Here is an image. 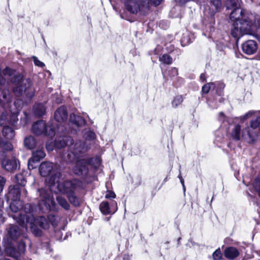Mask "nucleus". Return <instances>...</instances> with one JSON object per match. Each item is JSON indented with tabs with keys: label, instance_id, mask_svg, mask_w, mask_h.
<instances>
[{
	"label": "nucleus",
	"instance_id": "obj_1",
	"mask_svg": "<svg viewBox=\"0 0 260 260\" xmlns=\"http://www.w3.org/2000/svg\"><path fill=\"white\" fill-rule=\"evenodd\" d=\"M61 174L60 172H56L54 175L50 178L49 183H50V190L45 188H41L38 190L40 200L39 205L43 207L45 206L47 210H51L55 208V203L50 191L59 192L62 194H71L75 192L81 187V183L80 181L77 179L72 180H66L61 182Z\"/></svg>",
	"mask_w": 260,
	"mask_h": 260
},
{
	"label": "nucleus",
	"instance_id": "obj_2",
	"mask_svg": "<svg viewBox=\"0 0 260 260\" xmlns=\"http://www.w3.org/2000/svg\"><path fill=\"white\" fill-rule=\"evenodd\" d=\"M230 19L238 21L239 28L244 35L250 34L253 26L260 27V19L257 20V24L255 16L241 8L233 10L230 14Z\"/></svg>",
	"mask_w": 260,
	"mask_h": 260
},
{
	"label": "nucleus",
	"instance_id": "obj_3",
	"mask_svg": "<svg viewBox=\"0 0 260 260\" xmlns=\"http://www.w3.org/2000/svg\"><path fill=\"white\" fill-rule=\"evenodd\" d=\"M125 9L132 14H136L139 11L144 12L148 10L150 5L155 7L159 5L162 0H121Z\"/></svg>",
	"mask_w": 260,
	"mask_h": 260
},
{
	"label": "nucleus",
	"instance_id": "obj_4",
	"mask_svg": "<svg viewBox=\"0 0 260 260\" xmlns=\"http://www.w3.org/2000/svg\"><path fill=\"white\" fill-rule=\"evenodd\" d=\"M101 159L99 157H89L85 156L79 159L73 169L74 173L79 176L85 177L88 173V166L91 165L97 168L100 167Z\"/></svg>",
	"mask_w": 260,
	"mask_h": 260
},
{
	"label": "nucleus",
	"instance_id": "obj_5",
	"mask_svg": "<svg viewBox=\"0 0 260 260\" xmlns=\"http://www.w3.org/2000/svg\"><path fill=\"white\" fill-rule=\"evenodd\" d=\"M260 136V116L252 120L250 126L242 131V138L249 143H253Z\"/></svg>",
	"mask_w": 260,
	"mask_h": 260
},
{
	"label": "nucleus",
	"instance_id": "obj_6",
	"mask_svg": "<svg viewBox=\"0 0 260 260\" xmlns=\"http://www.w3.org/2000/svg\"><path fill=\"white\" fill-rule=\"evenodd\" d=\"M210 2L214 7V8H205L204 11L203 23L210 29V31L214 30L213 25L215 24V14L219 10L221 7L220 0H210Z\"/></svg>",
	"mask_w": 260,
	"mask_h": 260
},
{
	"label": "nucleus",
	"instance_id": "obj_7",
	"mask_svg": "<svg viewBox=\"0 0 260 260\" xmlns=\"http://www.w3.org/2000/svg\"><path fill=\"white\" fill-rule=\"evenodd\" d=\"M19 214L20 217L16 215H11L13 218L20 225L24 226L25 223L32 224L35 220V216L33 214L34 207L30 204H26Z\"/></svg>",
	"mask_w": 260,
	"mask_h": 260
},
{
	"label": "nucleus",
	"instance_id": "obj_8",
	"mask_svg": "<svg viewBox=\"0 0 260 260\" xmlns=\"http://www.w3.org/2000/svg\"><path fill=\"white\" fill-rule=\"evenodd\" d=\"M32 132L36 135L44 134L53 137L55 135L54 127L51 125H47L44 120H39L34 123L32 126Z\"/></svg>",
	"mask_w": 260,
	"mask_h": 260
},
{
	"label": "nucleus",
	"instance_id": "obj_9",
	"mask_svg": "<svg viewBox=\"0 0 260 260\" xmlns=\"http://www.w3.org/2000/svg\"><path fill=\"white\" fill-rule=\"evenodd\" d=\"M39 172L42 177H47L51 175V178L54 175L56 172L59 171L58 170L57 167L55 164L51 162L45 161L41 164Z\"/></svg>",
	"mask_w": 260,
	"mask_h": 260
},
{
	"label": "nucleus",
	"instance_id": "obj_10",
	"mask_svg": "<svg viewBox=\"0 0 260 260\" xmlns=\"http://www.w3.org/2000/svg\"><path fill=\"white\" fill-rule=\"evenodd\" d=\"M68 149L75 157H78L87 151L88 146L82 141L79 140L74 143L73 140V142L70 144Z\"/></svg>",
	"mask_w": 260,
	"mask_h": 260
},
{
	"label": "nucleus",
	"instance_id": "obj_11",
	"mask_svg": "<svg viewBox=\"0 0 260 260\" xmlns=\"http://www.w3.org/2000/svg\"><path fill=\"white\" fill-rule=\"evenodd\" d=\"M46 154L42 149H38L32 152V157L28 161V168L29 170L36 167L35 163L39 162L45 157Z\"/></svg>",
	"mask_w": 260,
	"mask_h": 260
},
{
	"label": "nucleus",
	"instance_id": "obj_12",
	"mask_svg": "<svg viewBox=\"0 0 260 260\" xmlns=\"http://www.w3.org/2000/svg\"><path fill=\"white\" fill-rule=\"evenodd\" d=\"M22 82V85H17L16 87H13V92L17 96H20L23 92H26L27 90L29 89L31 92L32 91V89H30L32 83L29 79H26L25 80H23Z\"/></svg>",
	"mask_w": 260,
	"mask_h": 260
},
{
	"label": "nucleus",
	"instance_id": "obj_13",
	"mask_svg": "<svg viewBox=\"0 0 260 260\" xmlns=\"http://www.w3.org/2000/svg\"><path fill=\"white\" fill-rule=\"evenodd\" d=\"M7 230V237L10 242L17 240L21 234L19 227L16 225H10Z\"/></svg>",
	"mask_w": 260,
	"mask_h": 260
},
{
	"label": "nucleus",
	"instance_id": "obj_14",
	"mask_svg": "<svg viewBox=\"0 0 260 260\" xmlns=\"http://www.w3.org/2000/svg\"><path fill=\"white\" fill-rule=\"evenodd\" d=\"M23 238L24 239L21 240L18 243V248L19 251L16 252L15 249H12V251L13 253L11 254V256L17 259H19L21 256V254H23L25 250L26 245L27 244H30V241L27 238V237L26 236H24Z\"/></svg>",
	"mask_w": 260,
	"mask_h": 260
},
{
	"label": "nucleus",
	"instance_id": "obj_15",
	"mask_svg": "<svg viewBox=\"0 0 260 260\" xmlns=\"http://www.w3.org/2000/svg\"><path fill=\"white\" fill-rule=\"evenodd\" d=\"M100 209L105 215L113 214L117 209V203L115 201H112L110 205L106 201L102 202L100 205Z\"/></svg>",
	"mask_w": 260,
	"mask_h": 260
},
{
	"label": "nucleus",
	"instance_id": "obj_16",
	"mask_svg": "<svg viewBox=\"0 0 260 260\" xmlns=\"http://www.w3.org/2000/svg\"><path fill=\"white\" fill-rule=\"evenodd\" d=\"M11 102V96L9 90L4 89L0 94V107H5V104ZM5 123V120L2 118H0V125H4Z\"/></svg>",
	"mask_w": 260,
	"mask_h": 260
},
{
	"label": "nucleus",
	"instance_id": "obj_17",
	"mask_svg": "<svg viewBox=\"0 0 260 260\" xmlns=\"http://www.w3.org/2000/svg\"><path fill=\"white\" fill-rule=\"evenodd\" d=\"M72 142L73 139L71 137L62 136L55 139L54 145L57 149H61L66 146L69 148L70 144Z\"/></svg>",
	"mask_w": 260,
	"mask_h": 260
},
{
	"label": "nucleus",
	"instance_id": "obj_18",
	"mask_svg": "<svg viewBox=\"0 0 260 260\" xmlns=\"http://www.w3.org/2000/svg\"><path fill=\"white\" fill-rule=\"evenodd\" d=\"M243 51L248 55L254 54L257 49L256 42L253 40H248L242 46Z\"/></svg>",
	"mask_w": 260,
	"mask_h": 260
},
{
	"label": "nucleus",
	"instance_id": "obj_19",
	"mask_svg": "<svg viewBox=\"0 0 260 260\" xmlns=\"http://www.w3.org/2000/svg\"><path fill=\"white\" fill-rule=\"evenodd\" d=\"M17 160L15 158H5L2 161L3 168L8 172L14 171L17 169Z\"/></svg>",
	"mask_w": 260,
	"mask_h": 260
},
{
	"label": "nucleus",
	"instance_id": "obj_20",
	"mask_svg": "<svg viewBox=\"0 0 260 260\" xmlns=\"http://www.w3.org/2000/svg\"><path fill=\"white\" fill-rule=\"evenodd\" d=\"M54 119L58 122H63L68 119V114L65 107L61 106L54 112Z\"/></svg>",
	"mask_w": 260,
	"mask_h": 260
},
{
	"label": "nucleus",
	"instance_id": "obj_21",
	"mask_svg": "<svg viewBox=\"0 0 260 260\" xmlns=\"http://www.w3.org/2000/svg\"><path fill=\"white\" fill-rule=\"evenodd\" d=\"M224 84L223 83L217 81L215 82H210L205 84L202 88V93L203 94L208 93L210 90L213 89L216 91L219 88H224Z\"/></svg>",
	"mask_w": 260,
	"mask_h": 260
},
{
	"label": "nucleus",
	"instance_id": "obj_22",
	"mask_svg": "<svg viewBox=\"0 0 260 260\" xmlns=\"http://www.w3.org/2000/svg\"><path fill=\"white\" fill-rule=\"evenodd\" d=\"M70 122L77 128L82 127L86 124V121L82 117L74 113L70 115Z\"/></svg>",
	"mask_w": 260,
	"mask_h": 260
},
{
	"label": "nucleus",
	"instance_id": "obj_23",
	"mask_svg": "<svg viewBox=\"0 0 260 260\" xmlns=\"http://www.w3.org/2000/svg\"><path fill=\"white\" fill-rule=\"evenodd\" d=\"M20 196V190L18 185L10 186L7 194L8 198L11 199L12 201H18Z\"/></svg>",
	"mask_w": 260,
	"mask_h": 260
},
{
	"label": "nucleus",
	"instance_id": "obj_24",
	"mask_svg": "<svg viewBox=\"0 0 260 260\" xmlns=\"http://www.w3.org/2000/svg\"><path fill=\"white\" fill-rule=\"evenodd\" d=\"M240 254L239 250L234 247H229L225 248L224 251V256L230 260L234 259Z\"/></svg>",
	"mask_w": 260,
	"mask_h": 260
},
{
	"label": "nucleus",
	"instance_id": "obj_25",
	"mask_svg": "<svg viewBox=\"0 0 260 260\" xmlns=\"http://www.w3.org/2000/svg\"><path fill=\"white\" fill-rule=\"evenodd\" d=\"M23 207V204L20 200L12 201L10 205L11 210L14 213L13 215L16 214L18 217Z\"/></svg>",
	"mask_w": 260,
	"mask_h": 260
},
{
	"label": "nucleus",
	"instance_id": "obj_26",
	"mask_svg": "<svg viewBox=\"0 0 260 260\" xmlns=\"http://www.w3.org/2000/svg\"><path fill=\"white\" fill-rule=\"evenodd\" d=\"M233 21L234 23L233 28L231 29V34L233 38L238 40L244 34L241 29L239 28L238 21Z\"/></svg>",
	"mask_w": 260,
	"mask_h": 260
},
{
	"label": "nucleus",
	"instance_id": "obj_27",
	"mask_svg": "<svg viewBox=\"0 0 260 260\" xmlns=\"http://www.w3.org/2000/svg\"><path fill=\"white\" fill-rule=\"evenodd\" d=\"M34 222L43 229L47 230L49 228L48 219L44 216H39L37 218H35Z\"/></svg>",
	"mask_w": 260,
	"mask_h": 260
},
{
	"label": "nucleus",
	"instance_id": "obj_28",
	"mask_svg": "<svg viewBox=\"0 0 260 260\" xmlns=\"http://www.w3.org/2000/svg\"><path fill=\"white\" fill-rule=\"evenodd\" d=\"M35 115L38 117H41L46 113V108L43 104H36L33 107Z\"/></svg>",
	"mask_w": 260,
	"mask_h": 260
},
{
	"label": "nucleus",
	"instance_id": "obj_29",
	"mask_svg": "<svg viewBox=\"0 0 260 260\" xmlns=\"http://www.w3.org/2000/svg\"><path fill=\"white\" fill-rule=\"evenodd\" d=\"M13 149V147L11 142L3 140L0 138V152L11 151Z\"/></svg>",
	"mask_w": 260,
	"mask_h": 260
},
{
	"label": "nucleus",
	"instance_id": "obj_30",
	"mask_svg": "<svg viewBox=\"0 0 260 260\" xmlns=\"http://www.w3.org/2000/svg\"><path fill=\"white\" fill-rule=\"evenodd\" d=\"M2 133L4 137L9 139H12L15 136L14 129L8 126L4 125Z\"/></svg>",
	"mask_w": 260,
	"mask_h": 260
},
{
	"label": "nucleus",
	"instance_id": "obj_31",
	"mask_svg": "<svg viewBox=\"0 0 260 260\" xmlns=\"http://www.w3.org/2000/svg\"><path fill=\"white\" fill-rule=\"evenodd\" d=\"M231 136L235 140H240L241 137L242 138V134H241V126L239 124L234 126L231 132Z\"/></svg>",
	"mask_w": 260,
	"mask_h": 260
},
{
	"label": "nucleus",
	"instance_id": "obj_32",
	"mask_svg": "<svg viewBox=\"0 0 260 260\" xmlns=\"http://www.w3.org/2000/svg\"><path fill=\"white\" fill-rule=\"evenodd\" d=\"M24 146L28 149H33L36 145V140L32 136H29L24 139Z\"/></svg>",
	"mask_w": 260,
	"mask_h": 260
},
{
	"label": "nucleus",
	"instance_id": "obj_33",
	"mask_svg": "<svg viewBox=\"0 0 260 260\" xmlns=\"http://www.w3.org/2000/svg\"><path fill=\"white\" fill-rule=\"evenodd\" d=\"M67 198L70 202L74 206H79L80 204V201L79 199L76 196L75 192L67 196Z\"/></svg>",
	"mask_w": 260,
	"mask_h": 260
},
{
	"label": "nucleus",
	"instance_id": "obj_34",
	"mask_svg": "<svg viewBox=\"0 0 260 260\" xmlns=\"http://www.w3.org/2000/svg\"><path fill=\"white\" fill-rule=\"evenodd\" d=\"M25 224H29L31 233L36 237H41L42 235V231L36 225V223L33 222L32 224L30 223H25Z\"/></svg>",
	"mask_w": 260,
	"mask_h": 260
},
{
	"label": "nucleus",
	"instance_id": "obj_35",
	"mask_svg": "<svg viewBox=\"0 0 260 260\" xmlns=\"http://www.w3.org/2000/svg\"><path fill=\"white\" fill-rule=\"evenodd\" d=\"M56 201L58 204L66 210H68L70 209V205L67 202L66 199L61 196H57L56 197Z\"/></svg>",
	"mask_w": 260,
	"mask_h": 260
},
{
	"label": "nucleus",
	"instance_id": "obj_36",
	"mask_svg": "<svg viewBox=\"0 0 260 260\" xmlns=\"http://www.w3.org/2000/svg\"><path fill=\"white\" fill-rule=\"evenodd\" d=\"M183 102V98L181 95H177L175 96L171 103L172 106L174 108H177L181 105Z\"/></svg>",
	"mask_w": 260,
	"mask_h": 260
},
{
	"label": "nucleus",
	"instance_id": "obj_37",
	"mask_svg": "<svg viewBox=\"0 0 260 260\" xmlns=\"http://www.w3.org/2000/svg\"><path fill=\"white\" fill-rule=\"evenodd\" d=\"M15 180L16 183L22 186H25L26 183L25 177L21 173L16 174L15 176Z\"/></svg>",
	"mask_w": 260,
	"mask_h": 260
},
{
	"label": "nucleus",
	"instance_id": "obj_38",
	"mask_svg": "<svg viewBox=\"0 0 260 260\" xmlns=\"http://www.w3.org/2000/svg\"><path fill=\"white\" fill-rule=\"evenodd\" d=\"M239 2L238 0H227L226 7L228 9H233L235 10L237 8H241L239 7Z\"/></svg>",
	"mask_w": 260,
	"mask_h": 260
},
{
	"label": "nucleus",
	"instance_id": "obj_39",
	"mask_svg": "<svg viewBox=\"0 0 260 260\" xmlns=\"http://www.w3.org/2000/svg\"><path fill=\"white\" fill-rule=\"evenodd\" d=\"M223 88H219L218 89H216L215 91L216 95L215 96V98L218 104L219 103H223L225 100L224 98L223 97Z\"/></svg>",
	"mask_w": 260,
	"mask_h": 260
},
{
	"label": "nucleus",
	"instance_id": "obj_40",
	"mask_svg": "<svg viewBox=\"0 0 260 260\" xmlns=\"http://www.w3.org/2000/svg\"><path fill=\"white\" fill-rule=\"evenodd\" d=\"M159 61L167 64H170L173 62L172 58L167 54H164L162 56L159 57Z\"/></svg>",
	"mask_w": 260,
	"mask_h": 260
},
{
	"label": "nucleus",
	"instance_id": "obj_41",
	"mask_svg": "<svg viewBox=\"0 0 260 260\" xmlns=\"http://www.w3.org/2000/svg\"><path fill=\"white\" fill-rule=\"evenodd\" d=\"M22 76L20 74H14L12 77L10 79L11 81L17 85H19L22 80Z\"/></svg>",
	"mask_w": 260,
	"mask_h": 260
},
{
	"label": "nucleus",
	"instance_id": "obj_42",
	"mask_svg": "<svg viewBox=\"0 0 260 260\" xmlns=\"http://www.w3.org/2000/svg\"><path fill=\"white\" fill-rule=\"evenodd\" d=\"M83 137L85 139L90 141L95 139L96 135L93 131L88 130L84 133Z\"/></svg>",
	"mask_w": 260,
	"mask_h": 260
},
{
	"label": "nucleus",
	"instance_id": "obj_43",
	"mask_svg": "<svg viewBox=\"0 0 260 260\" xmlns=\"http://www.w3.org/2000/svg\"><path fill=\"white\" fill-rule=\"evenodd\" d=\"M191 42V39L188 34H184L181 39V44L182 46H185Z\"/></svg>",
	"mask_w": 260,
	"mask_h": 260
},
{
	"label": "nucleus",
	"instance_id": "obj_44",
	"mask_svg": "<svg viewBox=\"0 0 260 260\" xmlns=\"http://www.w3.org/2000/svg\"><path fill=\"white\" fill-rule=\"evenodd\" d=\"M208 104L209 106L213 109H216L219 106V104L217 103V101L215 100V98L213 99H211L208 100Z\"/></svg>",
	"mask_w": 260,
	"mask_h": 260
},
{
	"label": "nucleus",
	"instance_id": "obj_45",
	"mask_svg": "<svg viewBox=\"0 0 260 260\" xmlns=\"http://www.w3.org/2000/svg\"><path fill=\"white\" fill-rule=\"evenodd\" d=\"M178 74V69L176 68L172 67L168 71V75L171 78L176 77Z\"/></svg>",
	"mask_w": 260,
	"mask_h": 260
},
{
	"label": "nucleus",
	"instance_id": "obj_46",
	"mask_svg": "<svg viewBox=\"0 0 260 260\" xmlns=\"http://www.w3.org/2000/svg\"><path fill=\"white\" fill-rule=\"evenodd\" d=\"M3 74L5 76H8L10 79L14 74V71L9 68H6L5 70H3Z\"/></svg>",
	"mask_w": 260,
	"mask_h": 260
},
{
	"label": "nucleus",
	"instance_id": "obj_47",
	"mask_svg": "<svg viewBox=\"0 0 260 260\" xmlns=\"http://www.w3.org/2000/svg\"><path fill=\"white\" fill-rule=\"evenodd\" d=\"M214 260H220L222 257V253L219 248L216 249L212 254Z\"/></svg>",
	"mask_w": 260,
	"mask_h": 260
},
{
	"label": "nucleus",
	"instance_id": "obj_48",
	"mask_svg": "<svg viewBox=\"0 0 260 260\" xmlns=\"http://www.w3.org/2000/svg\"><path fill=\"white\" fill-rule=\"evenodd\" d=\"M253 187L258 192V196L260 197V179L259 178L255 180L253 183Z\"/></svg>",
	"mask_w": 260,
	"mask_h": 260
},
{
	"label": "nucleus",
	"instance_id": "obj_49",
	"mask_svg": "<svg viewBox=\"0 0 260 260\" xmlns=\"http://www.w3.org/2000/svg\"><path fill=\"white\" fill-rule=\"evenodd\" d=\"M32 59H33L35 66L41 68L45 66V64L43 62L40 61L36 56H33L32 57Z\"/></svg>",
	"mask_w": 260,
	"mask_h": 260
},
{
	"label": "nucleus",
	"instance_id": "obj_50",
	"mask_svg": "<svg viewBox=\"0 0 260 260\" xmlns=\"http://www.w3.org/2000/svg\"><path fill=\"white\" fill-rule=\"evenodd\" d=\"M55 236L58 240L60 241H62L63 240L67 239V238H68V234H66V235L65 236L64 238H63V239H62L61 237L62 233L60 231H58L56 232Z\"/></svg>",
	"mask_w": 260,
	"mask_h": 260
},
{
	"label": "nucleus",
	"instance_id": "obj_51",
	"mask_svg": "<svg viewBox=\"0 0 260 260\" xmlns=\"http://www.w3.org/2000/svg\"><path fill=\"white\" fill-rule=\"evenodd\" d=\"M6 183V179L5 178L0 176V193L2 192L4 187Z\"/></svg>",
	"mask_w": 260,
	"mask_h": 260
},
{
	"label": "nucleus",
	"instance_id": "obj_52",
	"mask_svg": "<svg viewBox=\"0 0 260 260\" xmlns=\"http://www.w3.org/2000/svg\"><path fill=\"white\" fill-rule=\"evenodd\" d=\"M105 197L107 199H114L116 197V194L113 191L108 190L106 192Z\"/></svg>",
	"mask_w": 260,
	"mask_h": 260
},
{
	"label": "nucleus",
	"instance_id": "obj_53",
	"mask_svg": "<svg viewBox=\"0 0 260 260\" xmlns=\"http://www.w3.org/2000/svg\"><path fill=\"white\" fill-rule=\"evenodd\" d=\"M254 113V111H249L247 113H246L244 115H243L242 117H241V120H244L246 119L250 115H251Z\"/></svg>",
	"mask_w": 260,
	"mask_h": 260
},
{
	"label": "nucleus",
	"instance_id": "obj_54",
	"mask_svg": "<svg viewBox=\"0 0 260 260\" xmlns=\"http://www.w3.org/2000/svg\"><path fill=\"white\" fill-rule=\"evenodd\" d=\"M220 134V132L219 131H217L216 133V139H215V140L217 141V142H218L219 143H222L223 142V137H217V135H219Z\"/></svg>",
	"mask_w": 260,
	"mask_h": 260
},
{
	"label": "nucleus",
	"instance_id": "obj_55",
	"mask_svg": "<svg viewBox=\"0 0 260 260\" xmlns=\"http://www.w3.org/2000/svg\"><path fill=\"white\" fill-rule=\"evenodd\" d=\"M198 0H178V3L181 5H184L187 2L189 1L197 2Z\"/></svg>",
	"mask_w": 260,
	"mask_h": 260
},
{
	"label": "nucleus",
	"instance_id": "obj_56",
	"mask_svg": "<svg viewBox=\"0 0 260 260\" xmlns=\"http://www.w3.org/2000/svg\"><path fill=\"white\" fill-rule=\"evenodd\" d=\"M225 115L223 112H220L218 114V119L220 121H223L224 119Z\"/></svg>",
	"mask_w": 260,
	"mask_h": 260
},
{
	"label": "nucleus",
	"instance_id": "obj_57",
	"mask_svg": "<svg viewBox=\"0 0 260 260\" xmlns=\"http://www.w3.org/2000/svg\"><path fill=\"white\" fill-rule=\"evenodd\" d=\"M161 50V47L160 46H158L156 48H155L153 51V53L155 55H157L159 53V51Z\"/></svg>",
	"mask_w": 260,
	"mask_h": 260
},
{
	"label": "nucleus",
	"instance_id": "obj_58",
	"mask_svg": "<svg viewBox=\"0 0 260 260\" xmlns=\"http://www.w3.org/2000/svg\"><path fill=\"white\" fill-rule=\"evenodd\" d=\"M4 222V217L3 215V211L0 209V224Z\"/></svg>",
	"mask_w": 260,
	"mask_h": 260
},
{
	"label": "nucleus",
	"instance_id": "obj_59",
	"mask_svg": "<svg viewBox=\"0 0 260 260\" xmlns=\"http://www.w3.org/2000/svg\"><path fill=\"white\" fill-rule=\"evenodd\" d=\"M131 255L128 254H125L123 256V260H131Z\"/></svg>",
	"mask_w": 260,
	"mask_h": 260
},
{
	"label": "nucleus",
	"instance_id": "obj_60",
	"mask_svg": "<svg viewBox=\"0 0 260 260\" xmlns=\"http://www.w3.org/2000/svg\"><path fill=\"white\" fill-rule=\"evenodd\" d=\"M12 118L13 119V123L18 120V119L17 118V115L15 114V112L13 113Z\"/></svg>",
	"mask_w": 260,
	"mask_h": 260
},
{
	"label": "nucleus",
	"instance_id": "obj_61",
	"mask_svg": "<svg viewBox=\"0 0 260 260\" xmlns=\"http://www.w3.org/2000/svg\"><path fill=\"white\" fill-rule=\"evenodd\" d=\"M200 79L203 82L205 81L206 80V76L205 74H201L200 75Z\"/></svg>",
	"mask_w": 260,
	"mask_h": 260
},
{
	"label": "nucleus",
	"instance_id": "obj_62",
	"mask_svg": "<svg viewBox=\"0 0 260 260\" xmlns=\"http://www.w3.org/2000/svg\"><path fill=\"white\" fill-rule=\"evenodd\" d=\"M180 180L181 183L182 185V186H184V181L183 179H181Z\"/></svg>",
	"mask_w": 260,
	"mask_h": 260
},
{
	"label": "nucleus",
	"instance_id": "obj_63",
	"mask_svg": "<svg viewBox=\"0 0 260 260\" xmlns=\"http://www.w3.org/2000/svg\"><path fill=\"white\" fill-rule=\"evenodd\" d=\"M178 178H179V179H180V180H181V179H183V178H182V176H181V173H180H180H179V175H178Z\"/></svg>",
	"mask_w": 260,
	"mask_h": 260
},
{
	"label": "nucleus",
	"instance_id": "obj_64",
	"mask_svg": "<svg viewBox=\"0 0 260 260\" xmlns=\"http://www.w3.org/2000/svg\"><path fill=\"white\" fill-rule=\"evenodd\" d=\"M0 260H10V259L9 258H1V259H0Z\"/></svg>",
	"mask_w": 260,
	"mask_h": 260
}]
</instances>
